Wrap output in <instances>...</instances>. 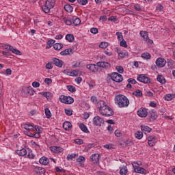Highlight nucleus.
<instances>
[{
	"mask_svg": "<svg viewBox=\"0 0 175 175\" xmlns=\"http://www.w3.org/2000/svg\"><path fill=\"white\" fill-rule=\"evenodd\" d=\"M46 69H53V62H49L45 66Z\"/></svg>",
	"mask_w": 175,
	"mask_h": 175,
	"instance_id": "bf43d9fd",
	"label": "nucleus"
},
{
	"mask_svg": "<svg viewBox=\"0 0 175 175\" xmlns=\"http://www.w3.org/2000/svg\"><path fill=\"white\" fill-rule=\"evenodd\" d=\"M33 172H34L37 175H43L46 174V170L44 167L38 166L34 167Z\"/></svg>",
	"mask_w": 175,
	"mask_h": 175,
	"instance_id": "9d476101",
	"label": "nucleus"
},
{
	"mask_svg": "<svg viewBox=\"0 0 175 175\" xmlns=\"http://www.w3.org/2000/svg\"><path fill=\"white\" fill-rule=\"evenodd\" d=\"M44 111L46 118H51V111H50V109L45 108Z\"/></svg>",
	"mask_w": 175,
	"mask_h": 175,
	"instance_id": "ea45409f",
	"label": "nucleus"
},
{
	"mask_svg": "<svg viewBox=\"0 0 175 175\" xmlns=\"http://www.w3.org/2000/svg\"><path fill=\"white\" fill-rule=\"evenodd\" d=\"M16 153L19 157H25V155H27V150L25 148H22L21 150H16Z\"/></svg>",
	"mask_w": 175,
	"mask_h": 175,
	"instance_id": "a211bd4d",
	"label": "nucleus"
},
{
	"mask_svg": "<svg viewBox=\"0 0 175 175\" xmlns=\"http://www.w3.org/2000/svg\"><path fill=\"white\" fill-rule=\"evenodd\" d=\"M107 46H109V43L107 42H100L99 44V47H100V49H106Z\"/></svg>",
	"mask_w": 175,
	"mask_h": 175,
	"instance_id": "a18cd8bd",
	"label": "nucleus"
},
{
	"mask_svg": "<svg viewBox=\"0 0 175 175\" xmlns=\"http://www.w3.org/2000/svg\"><path fill=\"white\" fill-rule=\"evenodd\" d=\"M59 99L62 103H66V105H72L75 102V99L72 97L64 95H62Z\"/></svg>",
	"mask_w": 175,
	"mask_h": 175,
	"instance_id": "20e7f679",
	"label": "nucleus"
},
{
	"mask_svg": "<svg viewBox=\"0 0 175 175\" xmlns=\"http://www.w3.org/2000/svg\"><path fill=\"white\" fill-rule=\"evenodd\" d=\"M64 10L68 13H72L73 12V7L70 4H66L64 5Z\"/></svg>",
	"mask_w": 175,
	"mask_h": 175,
	"instance_id": "393cba45",
	"label": "nucleus"
},
{
	"mask_svg": "<svg viewBox=\"0 0 175 175\" xmlns=\"http://www.w3.org/2000/svg\"><path fill=\"white\" fill-rule=\"evenodd\" d=\"M116 69L118 72V73H120V74L124 73V67L121 66H116Z\"/></svg>",
	"mask_w": 175,
	"mask_h": 175,
	"instance_id": "37998d69",
	"label": "nucleus"
},
{
	"mask_svg": "<svg viewBox=\"0 0 175 175\" xmlns=\"http://www.w3.org/2000/svg\"><path fill=\"white\" fill-rule=\"evenodd\" d=\"M76 157H77V154H68L67 156V160L70 161V159L72 160L74 158H76Z\"/></svg>",
	"mask_w": 175,
	"mask_h": 175,
	"instance_id": "09e8293b",
	"label": "nucleus"
},
{
	"mask_svg": "<svg viewBox=\"0 0 175 175\" xmlns=\"http://www.w3.org/2000/svg\"><path fill=\"white\" fill-rule=\"evenodd\" d=\"M120 44L122 47H128V44H126V41L124 40L120 42Z\"/></svg>",
	"mask_w": 175,
	"mask_h": 175,
	"instance_id": "e2e57ef3",
	"label": "nucleus"
},
{
	"mask_svg": "<svg viewBox=\"0 0 175 175\" xmlns=\"http://www.w3.org/2000/svg\"><path fill=\"white\" fill-rule=\"evenodd\" d=\"M24 91L26 94H29V95H31V96L33 95V93L35 92V90L31 86L25 88Z\"/></svg>",
	"mask_w": 175,
	"mask_h": 175,
	"instance_id": "6ab92c4d",
	"label": "nucleus"
},
{
	"mask_svg": "<svg viewBox=\"0 0 175 175\" xmlns=\"http://www.w3.org/2000/svg\"><path fill=\"white\" fill-rule=\"evenodd\" d=\"M134 9H135V10H137V12L142 11V8L140 7V5L139 4H136L135 5H134Z\"/></svg>",
	"mask_w": 175,
	"mask_h": 175,
	"instance_id": "338daca9",
	"label": "nucleus"
},
{
	"mask_svg": "<svg viewBox=\"0 0 175 175\" xmlns=\"http://www.w3.org/2000/svg\"><path fill=\"white\" fill-rule=\"evenodd\" d=\"M142 57L144 58V59H150L151 55L149 53H144L142 54Z\"/></svg>",
	"mask_w": 175,
	"mask_h": 175,
	"instance_id": "58836bf2",
	"label": "nucleus"
},
{
	"mask_svg": "<svg viewBox=\"0 0 175 175\" xmlns=\"http://www.w3.org/2000/svg\"><path fill=\"white\" fill-rule=\"evenodd\" d=\"M24 129H26V131H33V125L26 123L25 124Z\"/></svg>",
	"mask_w": 175,
	"mask_h": 175,
	"instance_id": "4c0bfd02",
	"label": "nucleus"
},
{
	"mask_svg": "<svg viewBox=\"0 0 175 175\" xmlns=\"http://www.w3.org/2000/svg\"><path fill=\"white\" fill-rule=\"evenodd\" d=\"M63 128L65 131H70L72 129V123L70 122H65L63 124Z\"/></svg>",
	"mask_w": 175,
	"mask_h": 175,
	"instance_id": "aec40b11",
	"label": "nucleus"
},
{
	"mask_svg": "<svg viewBox=\"0 0 175 175\" xmlns=\"http://www.w3.org/2000/svg\"><path fill=\"white\" fill-rule=\"evenodd\" d=\"M145 96H154V93H152L151 91H146L144 93Z\"/></svg>",
	"mask_w": 175,
	"mask_h": 175,
	"instance_id": "052dcab7",
	"label": "nucleus"
},
{
	"mask_svg": "<svg viewBox=\"0 0 175 175\" xmlns=\"http://www.w3.org/2000/svg\"><path fill=\"white\" fill-rule=\"evenodd\" d=\"M115 136H116L117 137H121V136H122V133H121V131L120 130H116Z\"/></svg>",
	"mask_w": 175,
	"mask_h": 175,
	"instance_id": "6e6d98bb",
	"label": "nucleus"
},
{
	"mask_svg": "<svg viewBox=\"0 0 175 175\" xmlns=\"http://www.w3.org/2000/svg\"><path fill=\"white\" fill-rule=\"evenodd\" d=\"M41 94L43 96L46 98V99H51L53 98V94L51 92H46Z\"/></svg>",
	"mask_w": 175,
	"mask_h": 175,
	"instance_id": "2f4dec72",
	"label": "nucleus"
},
{
	"mask_svg": "<svg viewBox=\"0 0 175 175\" xmlns=\"http://www.w3.org/2000/svg\"><path fill=\"white\" fill-rule=\"evenodd\" d=\"M42 10H43V12H44V13H50V10L49 7H47V5H44L42 7Z\"/></svg>",
	"mask_w": 175,
	"mask_h": 175,
	"instance_id": "864d4df0",
	"label": "nucleus"
},
{
	"mask_svg": "<svg viewBox=\"0 0 175 175\" xmlns=\"http://www.w3.org/2000/svg\"><path fill=\"white\" fill-rule=\"evenodd\" d=\"M148 117L150 118V121H155L157 118H158V115L154 111H150L148 113Z\"/></svg>",
	"mask_w": 175,
	"mask_h": 175,
	"instance_id": "dca6fc26",
	"label": "nucleus"
},
{
	"mask_svg": "<svg viewBox=\"0 0 175 175\" xmlns=\"http://www.w3.org/2000/svg\"><path fill=\"white\" fill-rule=\"evenodd\" d=\"M131 142L126 141L124 142L123 143H121L120 146H123L124 147H129V146H131Z\"/></svg>",
	"mask_w": 175,
	"mask_h": 175,
	"instance_id": "de8ad7c7",
	"label": "nucleus"
},
{
	"mask_svg": "<svg viewBox=\"0 0 175 175\" xmlns=\"http://www.w3.org/2000/svg\"><path fill=\"white\" fill-rule=\"evenodd\" d=\"M11 51L13 53V54H16V55H22L21 51H20L18 49H14L13 46Z\"/></svg>",
	"mask_w": 175,
	"mask_h": 175,
	"instance_id": "a19ab883",
	"label": "nucleus"
},
{
	"mask_svg": "<svg viewBox=\"0 0 175 175\" xmlns=\"http://www.w3.org/2000/svg\"><path fill=\"white\" fill-rule=\"evenodd\" d=\"M137 80L141 83H144V84H148V83H151L150 78H148L147 75L143 74L139 75L137 78Z\"/></svg>",
	"mask_w": 175,
	"mask_h": 175,
	"instance_id": "0eeeda50",
	"label": "nucleus"
},
{
	"mask_svg": "<svg viewBox=\"0 0 175 175\" xmlns=\"http://www.w3.org/2000/svg\"><path fill=\"white\" fill-rule=\"evenodd\" d=\"M39 162L41 165H47L49 162V159L46 157H42V158L40 159Z\"/></svg>",
	"mask_w": 175,
	"mask_h": 175,
	"instance_id": "5701e85b",
	"label": "nucleus"
},
{
	"mask_svg": "<svg viewBox=\"0 0 175 175\" xmlns=\"http://www.w3.org/2000/svg\"><path fill=\"white\" fill-rule=\"evenodd\" d=\"M65 113L67 116H72L73 114V112L70 109H65Z\"/></svg>",
	"mask_w": 175,
	"mask_h": 175,
	"instance_id": "774afa93",
	"label": "nucleus"
},
{
	"mask_svg": "<svg viewBox=\"0 0 175 175\" xmlns=\"http://www.w3.org/2000/svg\"><path fill=\"white\" fill-rule=\"evenodd\" d=\"M128 83H131V84H136V83H137L136 81V79H133V78H129L128 80H127Z\"/></svg>",
	"mask_w": 175,
	"mask_h": 175,
	"instance_id": "4d7b16f0",
	"label": "nucleus"
},
{
	"mask_svg": "<svg viewBox=\"0 0 175 175\" xmlns=\"http://www.w3.org/2000/svg\"><path fill=\"white\" fill-rule=\"evenodd\" d=\"M62 47H64V44H62L61 43H55L53 44V49L55 50L59 51V50H61V49H62Z\"/></svg>",
	"mask_w": 175,
	"mask_h": 175,
	"instance_id": "7c9ffc66",
	"label": "nucleus"
},
{
	"mask_svg": "<svg viewBox=\"0 0 175 175\" xmlns=\"http://www.w3.org/2000/svg\"><path fill=\"white\" fill-rule=\"evenodd\" d=\"M116 35L118 36V40H124V36H122V33L118 31L116 32Z\"/></svg>",
	"mask_w": 175,
	"mask_h": 175,
	"instance_id": "c03bdc74",
	"label": "nucleus"
},
{
	"mask_svg": "<svg viewBox=\"0 0 175 175\" xmlns=\"http://www.w3.org/2000/svg\"><path fill=\"white\" fill-rule=\"evenodd\" d=\"M134 172L135 173H139V174H146V173H147L146 169L139 166H135V167H134Z\"/></svg>",
	"mask_w": 175,
	"mask_h": 175,
	"instance_id": "4468645a",
	"label": "nucleus"
},
{
	"mask_svg": "<svg viewBox=\"0 0 175 175\" xmlns=\"http://www.w3.org/2000/svg\"><path fill=\"white\" fill-rule=\"evenodd\" d=\"M55 43V40L51 39L49 40L46 42V49H51L53 47V44Z\"/></svg>",
	"mask_w": 175,
	"mask_h": 175,
	"instance_id": "bb28decb",
	"label": "nucleus"
},
{
	"mask_svg": "<svg viewBox=\"0 0 175 175\" xmlns=\"http://www.w3.org/2000/svg\"><path fill=\"white\" fill-rule=\"evenodd\" d=\"M174 64V62H173L172 60H169L167 62V66L170 68V69H173Z\"/></svg>",
	"mask_w": 175,
	"mask_h": 175,
	"instance_id": "603ef678",
	"label": "nucleus"
},
{
	"mask_svg": "<svg viewBox=\"0 0 175 175\" xmlns=\"http://www.w3.org/2000/svg\"><path fill=\"white\" fill-rule=\"evenodd\" d=\"M49 148L51 151H52V152H55V154H59V152H62V151H64V148L59 146H51Z\"/></svg>",
	"mask_w": 175,
	"mask_h": 175,
	"instance_id": "ddd939ff",
	"label": "nucleus"
},
{
	"mask_svg": "<svg viewBox=\"0 0 175 175\" xmlns=\"http://www.w3.org/2000/svg\"><path fill=\"white\" fill-rule=\"evenodd\" d=\"M32 86L34 88H38V87H40V83H39V82L34 81L32 83Z\"/></svg>",
	"mask_w": 175,
	"mask_h": 175,
	"instance_id": "69168bd1",
	"label": "nucleus"
},
{
	"mask_svg": "<svg viewBox=\"0 0 175 175\" xmlns=\"http://www.w3.org/2000/svg\"><path fill=\"white\" fill-rule=\"evenodd\" d=\"M67 90L68 91H69L70 92H76V87L73 86V85H68L67 86Z\"/></svg>",
	"mask_w": 175,
	"mask_h": 175,
	"instance_id": "79ce46f5",
	"label": "nucleus"
},
{
	"mask_svg": "<svg viewBox=\"0 0 175 175\" xmlns=\"http://www.w3.org/2000/svg\"><path fill=\"white\" fill-rule=\"evenodd\" d=\"M110 77L111 81H116V83H121L124 80L121 74H119L118 72H112L110 75Z\"/></svg>",
	"mask_w": 175,
	"mask_h": 175,
	"instance_id": "7ed1b4c3",
	"label": "nucleus"
},
{
	"mask_svg": "<svg viewBox=\"0 0 175 175\" xmlns=\"http://www.w3.org/2000/svg\"><path fill=\"white\" fill-rule=\"evenodd\" d=\"M175 95L174 94H167L164 96V99L165 100H172V99L174 98Z\"/></svg>",
	"mask_w": 175,
	"mask_h": 175,
	"instance_id": "c756f323",
	"label": "nucleus"
},
{
	"mask_svg": "<svg viewBox=\"0 0 175 175\" xmlns=\"http://www.w3.org/2000/svg\"><path fill=\"white\" fill-rule=\"evenodd\" d=\"M90 32H91V33H94V35H96V33H98L99 32V30H98V28H96V27H92L90 29Z\"/></svg>",
	"mask_w": 175,
	"mask_h": 175,
	"instance_id": "8fccbe9b",
	"label": "nucleus"
},
{
	"mask_svg": "<svg viewBox=\"0 0 175 175\" xmlns=\"http://www.w3.org/2000/svg\"><path fill=\"white\" fill-rule=\"evenodd\" d=\"M157 80L159 83H161V84H165L166 83V79H165V77L161 75H157Z\"/></svg>",
	"mask_w": 175,
	"mask_h": 175,
	"instance_id": "b1692460",
	"label": "nucleus"
},
{
	"mask_svg": "<svg viewBox=\"0 0 175 175\" xmlns=\"http://www.w3.org/2000/svg\"><path fill=\"white\" fill-rule=\"evenodd\" d=\"M137 116L139 117L144 118L148 116V112L147 111V109L146 108H141L137 111Z\"/></svg>",
	"mask_w": 175,
	"mask_h": 175,
	"instance_id": "f8f14e48",
	"label": "nucleus"
},
{
	"mask_svg": "<svg viewBox=\"0 0 175 175\" xmlns=\"http://www.w3.org/2000/svg\"><path fill=\"white\" fill-rule=\"evenodd\" d=\"M119 55V59H122V58H124V57L128 56V52L126 51H120L118 53Z\"/></svg>",
	"mask_w": 175,
	"mask_h": 175,
	"instance_id": "f704fd0d",
	"label": "nucleus"
},
{
	"mask_svg": "<svg viewBox=\"0 0 175 175\" xmlns=\"http://www.w3.org/2000/svg\"><path fill=\"white\" fill-rule=\"evenodd\" d=\"M75 143H76V144L80 145V144H83V143H84V142L81 139H75Z\"/></svg>",
	"mask_w": 175,
	"mask_h": 175,
	"instance_id": "680f3d73",
	"label": "nucleus"
},
{
	"mask_svg": "<svg viewBox=\"0 0 175 175\" xmlns=\"http://www.w3.org/2000/svg\"><path fill=\"white\" fill-rule=\"evenodd\" d=\"M140 35L142 38H143L144 40L148 39V34L147 33V31H140Z\"/></svg>",
	"mask_w": 175,
	"mask_h": 175,
	"instance_id": "e433bc0d",
	"label": "nucleus"
},
{
	"mask_svg": "<svg viewBox=\"0 0 175 175\" xmlns=\"http://www.w3.org/2000/svg\"><path fill=\"white\" fill-rule=\"evenodd\" d=\"M70 54H73V49L70 48L65 49L60 53V55H70Z\"/></svg>",
	"mask_w": 175,
	"mask_h": 175,
	"instance_id": "f3484780",
	"label": "nucleus"
},
{
	"mask_svg": "<svg viewBox=\"0 0 175 175\" xmlns=\"http://www.w3.org/2000/svg\"><path fill=\"white\" fill-rule=\"evenodd\" d=\"M133 95H135V96H137V97H140V96H143V92H142V90H137L135 92H133Z\"/></svg>",
	"mask_w": 175,
	"mask_h": 175,
	"instance_id": "72a5a7b5",
	"label": "nucleus"
},
{
	"mask_svg": "<svg viewBox=\"0 0 175 175\" xmlns=\"http://www.w3.org/2000/svg\"><path fill=\"white\" fill-rule=\"evenodd\" d=\"M100 113L102 116H106L107 117H111V116H114V111L109 106L104 109H101Z\"/></svg>",
	"mask_w": 175,
	"mask_h": 175,
	"instance_id": "39448f33",
	"label": "nucleus"
},
{
	"mask_svg": "<svg viewBox=\"0 0 175 175\" xmlns=\"http://www.w3.org/2000/svg\"><path fill=\"white\" fill-rule=\"evenodd\" d=\"M44 83L49 85L53 83V80L51 78H46L44 79Z\"/></svg>",
	"mask_w": 175,
	"mask_h": 175,
	"instance_id": "13d9d810",
	"label": "nucleus"
},
{
	"mask_svg": "<svg viewBox=\"0 0 175 175\" xmlns=\"http://www.w3.org/2000/svg\"><path fill=\"white\" fill-rule=\"evenodd\" d=\"M110 67V63L106 62H98L96 64H88L86 66V68L93 72H99L100 68H103V69H109Z\"/></svg>",
	"mask_w": 175,
	"mask_h": 175,
	"instance_id": "f257e3e1",
	"label": "nucleus"
},
{
	"mask_svg": "<svg viewBox=\"0 0 175 175\" xmlns=\"http://www.w3.org/2000/svg\"><path fill=\"white\" fill-rule=\"evenodd\" d=\"M4 47L5 50H7V51H12V49H13V46L12 45H8L5 44L3 46Z\"/></svg>",
	"mask_w": 175,
	"mask_h": 175,
	"instance_id": "49530a36",
	"label": "nucleus"
},
{
	"mask_svg": "<svg viewBox=\"0 0 175 175\" xmlns=\"http://www.w3.org/2000/svg\"><path fill=\"white\" fill-rule=\"evenodd\" d=\"M72 20L74 25L76 26L79 25V24L81 23V21L77 16H73Z\"/></svg>",
	"mask_w": 175,
	"mask_h": 175,
	"instance_id": "473e14b6",
	"label": "nucleus"
},
{
	"mask_svg": "<svg viewBox=\"0 0 175 175\" xmlns=\"http://www.w3.org/2000/svg\"><path fill=\"white\" fill-rule=\"evenodd\" d=\"M66 39L70 42H75V36H73V34L68 33L66 36Z\"/></svg>",
	"mask_w": 175,
	"mask_h": 175,
	"instance_id": "c85d7f7f",
	"label": "nucleus"
},
{
	"mask_svg": "<svg viewBox=\"0 0 175 175\" xmlns=\"http://www.w3.org/2000/svg\"><path fill=\"white\" fill-rule=\"evenodd\" d=\"M77 2L81 5H84L88 3V0H78Z\"/></svg>",
	"mask_w": 175,
	"mask_h": 175,
	"instance_id": "5fc2aeb1",
	"label": "nucleus"
},
{
	"mask_svg": "<svg viewBox=\"0 0 175 175\" xmlns=\"http://www.w3.org/2000/svg\"><path fill=\"white\" fill-rule=\"evenodd\" d=\"M120 175H126L128 173V167L126 165H123L122 167H120Z\"/></svg>",
	"mask_w": 175,
	"mask_h": 175,
	"instance_id": "412c9836",
	"label": "nucleus"
},
{
	"mask_svg": "<svg viewBox=\"0 0 175 175\" xmlns=\"http://www.w3.org/2000/svg\"><path fill=\"white\" fill-rule=\"evenodd\" d=\"M141 131L142 132H147L148 133H150L152 129L150 128L148 126H143L141 125Z\"/></svg>",
	"mask_w": 175,
	"mask_h": 175,
	"instance_id": "a878e982",
	"label": "nucleus"
},
{
	"mask_svg": "<svg viewBox=\"0 0 175 175\" xmlns=\"http://www.w3.org/2000/svg\"><path fill=\"white\" fill-rule=\"evenodd\" d=\"M93 124L96 126H102L105 124V120L103 118H100L99 116H96L93 119Z\"/></svg>",
	"mask_w": 175,
	"mask_h": 175,
	"instance_id": "423d86ee",
	"label": "nucleus"
},
{
	"mask_svg": "<svg viewBox=\"0 0 175 175\" xmlns=\"http://www.w3.org/2000/svg\"><path fill=\"white\" fill-rule=\"evenodd\" d=\"M45 6H46L49 9H53V8H54V2H53V1L51 0H47L45 2Z\"/></svg>",
	"mask_w": 175,
	"mask_h": 175,
	"instance_id": "cd10ccee",
	"label": "nucleus"
},
{
	"mask_svg": "<svg viewBox=\"0 0 175 175\" xmlns=\"http://www.w3.org/2000/svg\"><path fill=\"white\" fill-rule=\"evenodd\" d=\"M106 107H108V105H106V103L103 100H100L98 103V109H99L100 113L102 111V110H105Z\"/></svg>",
	"mask_w": 175,
	"mask_h": 175,
	"instance_id": "2eb2a0df",
	"label": "nucleus"
},
{
	"mask_svg": "<svg viewBox=\"0 0 175 175\" xmlns=\"http://www.w3.org/2000/svg\"><path fill=\"white\" fill-rule=\"evenodd\" d=\"M70 76H79V70H74L71 71Z\"/></svg>",
	"mask_w": 175,
	"mask_h": 175,
	"instance_id": "3c124183",
	"label": "nucleus"
},
{
	"mask_svg": "<svg viewBox=\"0 0 175 175\" xmlns=\"http://www.w3.org/2000/svg\"><path fill=\"white\" fill-rule=\"evenodd\" d=\"M52 64H53V65H55V66H57V68H62L64 65V61L58 58L53 57L52 59Z\"/></svg>",
	"mask_w": 175,
	"mask_h": 175,
	"instance_id": "9b49d317",
	"label": "nucleus"
},
{
	"mask_svg": "<svg viewBox=\"0 0 175 175\" xmlns=\"http://www.w3.org/2000/svg\"><path fill=\"white\" fill-rule=\"evenodd\" d=\"M166 65V60L164 58L159 57L156 60V66L157 68H163Z\"/></svg>",
	"mask_w": 175,
	"mask_h": 175,
	"instance_id": "1a4fd4ad",
	"label": "nucleus"
},
{
	"mask_svg": "<svg viewBox=\"0 0 175 175\" xmlns=\"http://www.w3.org/2000/svg\"><path fill=\"white\" fill-rule=\"evenodd\" d=\"M79 128L82 132H84L85 133H90V131H88V129L87 128V126H85V124L81 123L79 124Z\"/></svg>",
	"mask_w": 175,
	"mask_h": 175,
	"instance_id": "4be33fe9",
	"label": "nucleus"
},
{
	"mask_svg": "<svg viewBox=\"0 0 175 175\" xmlns=\"http://www.w3.org/2000/svg\"><path fill=\"white\" fill-rule=\"evenodd\" d=\"M135 137L136 139H138V140H140V139L143 138V133L142 131H137L135 133Z\"/></svg>",
	"mask_w": 175,
	"mask_h": 175,
	"instance_id": "c9c22d12",
	"label": "nucleus"
},
{
	"mask_svg": "<svg viewBox=\"0 0 175 175\" xmlns=\"http://www.w3.org/2000/svg\"><path fill=\"white\" fill-rule=\"evenodd\" d=\"M115 103L119 107H128L129 106V100L122 94H118L115 97Z\"/></svg>",
	"mask_w": 175,
	"mask_h": 175,
	"instance_id": "f03ea898",
	"label": "nucleus"
},
{
	"mask_svg": "<svg viewBox=\"0 0 175 175\" xmlns=\"http://www.w3.org/2000/svg\"><path fill=\"white\" fill-rule=\"evenodd\" d=\"M83 161H85V157L83 156H79V158L77 159V162H83Z\"/></svg>",
	"mask_w": 175,
	"mask_h": 175,
	"instance_id": "0e129e2a",
	"label": "nucleus"
},
{
	"mask_svg": "<svg viewBox=\"0 0 175 175\" xmlns=\"http://www.w3.org/2000/svg\"><path fill=\"white\" fill-rule=\"evenodd\" d=\"M100 159V155L98 153H94L91 155L90 161L95 165H99V161Z\"/></svg>",
	"mask_w": 175,
	"mask_h": 175,
	"instance_id": "6e6552de",
	"label": "nucleus"
}]
</instances>
